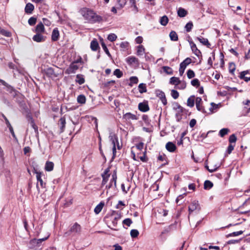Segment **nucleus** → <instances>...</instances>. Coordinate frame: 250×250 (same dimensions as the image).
Returning a JSON list of instances; mask_svg holds the SVG:
<instances>
[{"mask_svg":"<svg viewBox=\"0 0 250 250\" xmlns=\"http://www.w3.org/2000/svg\"><path fill=\"white\" fill-rule=\"evenodd\" d=\"M33 173H35L36 174V178L38 181V183H40V185L41 186V188H45L46 183H44L43 182L42 177L44 176V175L43 173L42 172L38 171L37 169L35 168H34ZM37 188L39 190V184L37 183Z\"/></svg>","mask_w":250,"mask_h":250,"instance_id":"4","label":"nucleus"},{"mask_svg":"<svg viewBox=\"0 0 250 250\" xmlns=\"http://www.w3.org/2000/svg\"><path fill=\"white\" fill-rule=\"evenodd\" d=\"M75 81L77 83H78L79 84L81 85L84 83L85 80L83 77V75L78 74L76 75V79Z\"/></svg>","mask_w":250,"mask_h":250,"instance_id":"31","label":"nucleus"},{"mask_svg":"<svg viewBox=\"0 0 250 250\" xmlns=\"http://www.w3.org/2000/svg\"><path fill=\"white\" fill-rule=\"evenodd\" d=\"M0 32L2 35L7 37H10L11 35L10 32L3 29L0 30Z\"/></svg>","mask_w":250,"mask_h":250,"instance_id":"64","label":"nucleus"},{"mask_svg":"<svg viewBox=\"0 0 250 250\" xmlns=\"http://www.w3.org/2000/svg\"><path fill=\"white\" fill-rule=\"evenodd\" d=\"M197 40H198L202 44L207 46L208 48H210L211 44L209 42L207 39L204 38L202 37H197Z\"/></svg>","mask_w":250,"mask_h":250,"instance_id":"25","label":"nucleus"},{"mask_svg":"<svg viewBox=\"0 0 250 250\" xmlns=\"http://www.w3.org/2000/svg\"><path fill=\"white\" fill-rule=\"evenodd\" d=\"M117 173L116 171H114L113 173L112 174V178L110 180V182L108 185H107L106 186V188L107 189H110L113 186V183H114V187L116 188L117 187Z\"/></svg>","mask_w":250,"mask_h":250,"instance_id":"10","label":"nucleus"},{"mask_svg":"<svg viewBox=\"0 0 250 250\" xmlns=\"http://www.w3.org/2000/svg\"><path fill=\"white\" fill-rule=\"evenodd\" d=\"M138 109L140 111L146 112L149 110V107L147 101H144L138 104Z\"/></svg>","mask_w":250,"mask_h":250,"instance_id":"12","label":"nucleus"},{"mask_svg":"<svg viewBox=\"0 0 250 250\" xmlns=\"http://www.w3.org/2000/svg\"><path fill=\"white\" fill-rule=\"evenodd\" d=\"M243 103L245 105V108L247 110V113H249L250 111V101L247 100L243 102Z\"/></svg>","mask_w":250,"mask_h":250,"instance_id":"55","label":"nucleus"},{"mask_svg":"<svg viewBox=\"0 0 250 250\" xmlns=\"http://www.w3.org/2000/svg\"><path fill=\"white\" fill-rule=\"evenodd\" d=\"M187 74L188 78L189 79L193 78L195 76L194 72L191 69L188 70Z\"/></svg>","mask_w":250,"mask_h":250,"instance_id":"51","label":"nucleus"},{"mask_svg":"<svg viewBox=\"0 0 250 250\" xmlns=\"http://www.w3.org/2000/svg\"><path fill=\"white\" fill-rule=\"evenodd\" d=\"M113 74L118 78H121L123 75V72L120 69H116L113 72Z\"/></svg>","mask_w":250,"mask_h":250,"instance_id":"46","label":"nucleus"},{"mask_svg":"<svg viewBox=\"0 0 250 250\" xmlns=\"http://www.w3.org/2000/svg\"><path fill=\"white\" fill-rule=\"evenodd\" d=\"M192 60L190 58H187L180 64V67L186 69L187 66L191 63Z\"/></svg>","mask_w":250,"mask_h":250,"instance_id":"26","label":"nucleus"},{"mask_svg":"<svg viewBox=\"0 0 250 250\" xmlns=\"http://www.w3.org/2000/svg\"><path fill=\"white\" fill-rule=\"evenodd\" d=\"M33 31L36 33H44L45 32V28L42 22H40L39 23H38L36 25L35 29L34 30H33Z\"/></svg>","mask_w":250,"mask_h":250,"instance_id":"15","label":"nucleus"},{"mask_svg":"<svg viewBox=\"0 0 250 250\" xmlns=\"http://www.w3.org/2000/svg\"><path fill=\"white\" fill-rule=\"evenodd\" d=\"M46 75L50 78L56 77L57 76L55 73L54 69L52 67H48L44 70Z\"/></svg>","mask_w":250,"mask_h":250,"instance_id":"20","label":"nucleus"},{"mask_svg":"<svg viewBox=\"0 0 250 250\" xmlns=\"http://www.w3.org/2000/svg\"><path fill=\"white\" fill-rule=\"evenodd\" d=\"M23 223L24 225V228L26 231L28 232H29L28 222L26 218L23 219Z\"/></svg>","mask_w":250,"mask_h":250,"instance_id":"63","label":"nucleus"},{"mask_svg":"<svg viewBox=\"0 0 250 250\" xmlns=\"http://www.w3.org/2000/svg\"><path fill=\"white\" fill-rule=\"evenodd\" d=\"M169 83L171 84L177 85L181 83V81L178 77H172L170 79Z\"/></svg>","mask_w":250,"mask_h":250,"instance_id":"29","label":"nucleus"},{"mask_svg":"<svg viewBox=\"0 0 250 250\" xmlns=\"http://www.w3.org/2000/svg\"><path fill=\"white\" fill-rule=\"evenodd\" d=\"M50 235L48 234L46 237H45L42 238H40L39 239H33L31 240V242L32 243H36L37 244H39L40 243H41L42 242L46 240L49 237Z\"/></svg>","mask_w":250,"mask_h":250,"instance_id":"40","label":"nucleus"},{"mask_svg":"<svg viewBox=\"0 0 250 250\" xmlns=\"http://www.w3.org/2000/svg\"><path fill=\"white\" fill-rule=\"evenodd\" d=\"M173 109L175 111V117L177 122H180L182 118L183 115L186 112V109L180 105L178 103L174 104Z\"/></svg>","mask_w":250,"mask_h":250,"instance_id":"2","label":"nucleus"},{"mask_svg":"<svg viewBox=\"0 0 250 250\" xmlns=\"http://www.w3.org/2000/svg\"><path fill=\"white\" fill-rule=\"evenodd\" d=\"M193 26V24L192 21H189L188 22L185 26V29L186 31L187 32H189L191 30Z\"/></svg>","mask_w":250,"mask_h":250,"instance_id":"49","label":"nucleus"},{"mask_svg":"<svg viewBox=\"0 0 250 250\" xmlns=\"http://www.w3.org/2000/svg\"><path fill=\"white\" fill-rule=\"evenodd\" d=\"M101 45L102 46V48L103 49H104V52H105V53L109 56V57H110L111 56V54L107 48V47H106V44L104 43L103 40L102 39V41L101 42Z\"/></svg>","mask_w":250,"mask_h":250,"instance_id":"43","label":"nucleus"},{"mask_svg":"<svg viewBox=\"0 0 250 250\" xmlns=\"http://www.w3.org/2000/svg\"><path fill=\"white\" fill-rule=\"evenodd\" d=\"M236 140H237V137H236V135L234 134H233L231 135L229 137V144H232L233 143H234V144L235 145V142H236Z\"/></svg>","mask_w":250,"mask_h":250,"instance_id":"44","label":"nucleus"},{"mask_svg":"<svg viewBox=\"0 0 250 250\" xmlns=\"http://www.w3.org/2000/svg\"><path fill=\"white\" fill-rule=\"evenodd\" d=\"M126 62L129 64H137L138 65L139 64V61L138 58H136L134 56H130L126 58Z\"/></svg>","mask_w":250,"mask_h":250,"instance_id":"21","label":"nucleus"},{"mask_svg":"<svg viewBox=\"0 0 250 250\" xmlns=\"http://www.w3.org/2000/svg\"><path fill=\"white\" fill-rule=\"evenodd\" d=\"M37 21V18L35 17H31L29 19L28 22L30 25L33 26L34 25Z\"/></svg>","mask_w":250,"mask_h":250,"instance_id":"56","label":"nucleus"},{"mask_svg":"<svg viewBox=\"0 0 250 250\" xmlns=\"http://www.w3.org/2000/svg\"><path fill=\"white\" fill-rule=\"evenodd\" d=\"M168 21L169 20L168 17L167 16L165 15L161 17L160 20V23H161V25L163 26H166L168 23Z\"/></svg>","mask_w":250,"mask_h":250,"instance_id":"35","label":"nucleus"},{"mask_svg":"<svg viewBox=\"0 0 250 250\" xmlns=\"http://www.w3.org/2000/svg\"><path fill=\"white\" fill-rule=\"evenodd\" d=\"M77 102L78 103L83 104L86 102V98L84 95H80L77 97Z\"/></svg>","mask_w":250,"mask_h":250,"instance_id":"41","label":"nucleus"},{"mask_svg":"<svg viewBox=\"0 0 250 250\" xmlns=\"http://www.w3.org/2000/svg\"><path fill=\"white\" fill-rule=\"evenodd\" d=\"M129 81L131 83L137 84L138 83V79L136 76L131 77L129 79Z\"/></svg>","mask_w":250,"mask_h":250,"instance_id":"61","label":"nucleus"},{"mask_svg":"<svg viewBox=\"0 0 250 250\" xmlns=\"http://www.w3.org/2000/svg\"><path fill=\"white\" fill-rule=\"evenodd\" d=\"M132 223V221L130 218H126L123 221V224L124 225H126L128 227H129Z\"/></svg>","mask_w":250,"mask_h":250,"instance_id":"60","label":"nucleus"},{"mask_svg":"<svg viewBox=\"0 0 250 250\" xmlns=\"http://www.w3.org/2000/svg\"><path fill=\"white\" fill-rule=\"evenodd\" d=\"M90 48L92 51H96L100 48L99 43L96 39L93 40L90 43Z\"/></svg>","mask_w":250,"mask_h":250,"instance_id":"24","label":"nucleus"},{"mask_svg":"<svg viewBox=\"0 0 250 250\" xmlns=\"http://www.w3.org/2000/svg\"><path fill=\"white\" fill-rule=\"evenodd\" d=\"M145 49L143 45H140L137 46V55L138 56H142L145 53Z\"/></svg>","mask_w":250,"mask_h":250,"instance_id":"37","label":"nucleus"},{"mask_svg":"<svg viewBox=\"0 0 250 250\" xmlns=\"http://www.w3.org/2000/svg\"><path fill=\"white\" fill-rule=\"evenodd\" d=\"M137 157L143 162H147V161H148V158L146 156V151H145L143 152V154L142 156H138Z\"/></svg>","mask_w":250,"mask_h":250,"instance_id":"45","label":"nucleus"},{"mask_svg":"<svg viewBox=\"0 0 250 250\" xmlns=\"http://www.w3.org/2000/svg\"><path fill=\"white\" fill-rule=\"evenodd\" d=\"M243 233V231L242 230L238 231H235V232H233L232 233L228 234L226 236H227V237H231V236H238V235L242 234Z\"/></svg>","mask_w":250,"mask_h":250,"instance_id":"53","label":"nucleus"},{"mask_svg":"<svg viewBox=\"0 0 250 250\" xmlns=\"http://www.w3.org/2000/svg\"><path fill=\"white\" fill-rule=\"evenodd\" d=\"M117 36L114 33L110 34L108 37L107 39L110 42H114L116 40Z\"/></svg>","mask_w":250,"mask_h":250,"instance_id":"54","label":"nucleus"},{"mask_svg":"<svg viewBox=\"0 0 250 250\" xmlns=\"http://www.w3.org/2000/svg\"><path fill=\"white\" fill-rule=\"evenodd\" d=\"M34 9V6L31 3H28L26 4L25 7V12L26 14H31L32 13L33 10Z\"/></svg>","mask_w":250,"mask_h":250,"instance_id":"23","label":"nucleus"},{"mask_svg":"<svg viewBox=\"0 0 250 250\" xmlns=\"http://www.w3.org/2000/svg\"><path fill=\"white\" fill-rule=\"evenodd\" d=\"M167 157L165 154H159L158 157V160L161 162L166 161Z\"/></svg>","mask_w":250,"mask_h":250,"instance_id":"62","label":"nucleus"},{"mask_svg":"<svg viewBox=\"0 0 250 250\" xmlns=\"http://www.w3.org/2000/svg\"><path fill=\"white\" fill-rule=\"evenodd\" d=\"M162 69L166 73L169 74V75H172L173 74V70L171 68H170L169 66H163Z\"/></svg>","mask_w":250,"mask_h":250,"instance_id":"42","label":"nucleus"},{"mask_svg":"<svg viewBox=\"0 0 250 250\" xmlns=\"http://www.w3.org/2000/svg\"><path fill=\"white\" fill-rule=\"evenodd\" d=\"M104 206V203L100 202L94 208V212L96 214H99L103 209Z\"/></svg>","mask_w":250,"mask_h":250,"instance_id":"34","label":"nucleus"},{"mask_svg":"<svg viewBox=\"0 0 250 250\" xmlns=\"http://www.w3.org/2000/svg\"><path fill=\"white\" fill-rule=\"evenodd\" d=\"M166 148L170 152H174L177 148L176 145L171 142H168L166 144Z\"/></svg>","mask_w":250,"mask_h":250,"instance_id":"19","label":"nucleus"},{"mask_svg":"<svg viewBox=\"0 0 250 250\" xmlns=\"http://www.w3.org/2000/svg\"><path fill=\"white\" fill-rule=\"evenodd\" d=\"M235 144H229V145L228 147L227 152L228 154H230L233 150L234 149V148L235 147Z\"/></svg>","mask_w":250,"mask_h":250,"instance_id":"59","label":"nucleus"},{"mask_svg":"<svg viewBox=\"0 0 250 250\" xmlns=\"http://www.w3.org/2000/svg\"><path fill=\"white\" fill-rule=\"evenodd\" d=\"M33 40L37 42H43L45 41L46 37L41 33H36L32 38Z\"/></svg>","mask_w":250,"mask_h":250,"instance_id":"13","label":"nucleus"},{"mask_svg":"<svg viewBox=\"0 0 250 250\" xmlns=\"http://www.w3.org/2000/svg\"><path fill=\"white\" fill-rule=\"evenodd\" d=\"M5 86L6 87L7 89L6 90L11 94H12L13 98L16 97L19 94H20V92L17 91L16 89H15L11 85L8 84L7 83V84L5 85Z\"/></svg>","mask_w":250,"mask_h":250,"instance_id":"11","label":"nucleus"},{"mask_svg":"<svg viewBox=\"0 0 250 250\" xmlns=\"http://www.w3.org/2000/svg\"><path fill=\"white\" fill-rule=\"evenodd\" d=\"M213 186V184L209 180H206L204 184V188L205 189L208 190L211 188Z\"/></svg>","mask_w":250,"mask_h":250,"instance_id":"33","label":"nucleus"},{"mask_svg":"<svg viewBox=\"0 0 250 250\" xmlns=\"http://www.w3.org/2000/svg\"><path fill=\"white\" fill-rule=\"evenodd\" d=\"M93 11L94 10L91 9L84 7L81 9L80 13L84 18V19L88 21L91 15H92Z\"/></svg>","mask_w":250,"mask_h":250,"instance_id":"5","label":"nucleus"},{"mask_svg":"<svg viewBox=\"0 0 250 250\" xmlns=\"http://www.w3.org/2000/svg\"><path fill=\"white\" fill-rule=\"evenodd\" d=\"M60 37V32L57 28H55L52 31L51 35V40L53 42L58 41Z\"/></svg>","mask_w":250,"mask_h":250,"instance_id":"18","label":"nucleus"},{"mask_svg":"<svg viewBox=\"0 0 250 250\" xmlns=\"http://www.w3.org/2000/svg\"><path fill=\"white\" fill-rule=\"evenodd\" d=\"M29 122L31 126L35 129V131L38 130V127L36 125L33 118L31 116H29Z\"/></svg>","mask_w":250,"mask_h":250,"instance_id":"48","label":"nucleus"},{"mask_svg":"<svg viewBox=\"0 0 250 250\" xmlns=\"http://www.w3.org/2000/svg\"><path fill=\"white\" fill-rule=\"evenodd\" d=\"M54 164L52 162L47 161L45 165L44 169L47 171H51L53 170Z\"/></svg>","mask_w":250,"mask_h":250,"instance_id":"27","label":"nucleus"},{"mask_svg":"<svg viewBox=\"0 0 250 250\" xmlns=\"http://www.w3.org/2000/svg\"><path fill=\"white\" fill-rule=\"evenodd\" d=\"M107 21V17H106V16H100L98 15L94 11H93L88 21L91 23H95L106 21Z\"/></svg>","mask_w":250,"mask_h":250,"instance_id":"1","label":"nucleus"},{"mask_svg":"<svg viewBox=\"0 0 250 250\" xmlns=\"http://www.w3.org/2000/svg\"><path fill=\"white\" fill-rule=\"evenodd\" d=\"M229 129L227 128H224L221 129L219 132V135L221 137H224L225 135L228 134L229 132Z\"/></svg>","mask_w":250,"mask_h":250,"instance_id":"39","label":"nucleus"},{"mask_svg":"<svg viewBox=\"0 0 250 250\" xmlns=\"http://www.w3.org/2000/svg\"><path fill=\"white\" fill-rule=\"evenodd\" d=\"M139 234V232L137 229H133L130 231V235L132 238L137 237Z\"/></svg>","mask_w":250,"mask_h":250,"instance_id":"50","label":"nucleus"},{"mask_svg":"<svg viewBox=\"0 0 250 250\" xmlns=\"http://www.w3.org/2000/svg\"><path fill=\"white\" fill-rule=\"evenodd\" d=\"M138 89L140 93L146 92L147 91L146 84L144 83H140L138 86Z\"/></svg>","mask_w":250,"mask_h":250,"instance_id":"36","label":"nucleus"},{"mask_svg":"<svg viewBox=\"0 0 250 250\" xmlns=\"http://www.w3.org/2000/svg\"><path fill=\"white\" fill-rule=\"evenodd\" d=\"M196 106L197 109L203 113H206L204 106L202 105L203 101L200 97H197L195 99Z\"/></svg>","mask_w":250,"mask_h":250,"instance_id":"9","label":"nucleus"},{"mask_svg":"<svg viewBox=\"0 0 250 250\" xmlns=\"http://www.w3.org/2000/svg\"><path fill=\"white\" fill-rule=\"evenodd\" d=\"M65 117H62L60 118L59 121L58 125L60 126V131L61 132H63L64 130L65 127Z\"/></svg>","mask_w":250,"mask_h":250,"instance_id":"22","label":"nucleus"},{"mask_svg":"<svg viewBox=\"0 0 250 250\" xmlns=\"http://www.w3.org/2000/svg\"><path fill=\"white\" fill-rule=\"evenodd\" d=\"M129 46V43L127 42H123L120 44V47L124 50L127 49Z\"/></svg>","mask_w":250,"mask_h":250,"instance_id":"58","label":"nucleus"},{"mask_svg":"<svg viewBox=\"0 0 250 250\" xmlns=\"http://www.w3.org/2000/svg\"><path fill=\"white\" fill-rule=\"evenodd\" d=\"M178 16L181 18L185 17L188 14V12L183 8H179L177 11Z\"/></svg>","mask_w":250,"mask_h":250,"instance_id":"32","label":"nucleus"},{"mask_svg":"<svg viewBox=\"0 0 250 250\" xmlns=\"http://www.w3.org/2000/svg\"><path fill=\"white\" fill-rule=\"evenodd\" d=\"M199 207L198 202L196 201H192L190 205L188 206V211L189 214L192 212L193 211L197 209Z\"/></svg>","mask_w":250,"mask_h":250,"instance_id":"16","label":"nucleus"},{"mask_svg":"<svg viewBox=\"0 0 250 250\" xmlns=\"http://www.w3.org/2000/svg\"><path fill=\"white\" fill-rule=\"evenodd\" d=\"M155 93L156 96L161 100L164 105H167V103L165 93L160 90H157L155 91Z\"/></svg>","mask_w":250,"mask_h":250,"instance_id":"8","label":"nucleus"},{"mask_svg":"<svg viewBox=\"0 0 250 250\" xmlns=\"http://www.w3.org/2000/svg\"><path fill=\"white\" fill-rule=\"evenodd\" d=\"M171 95L172 98L174 99H177L179 96L178 92L177 90L174 89L171 91Z\"/></svg>","mask_w":250,"mask_h":250,"instance_id":"57","label":"nucleus"},{"mask_svg":"<svg viewBox=\"0 0 250 250\" xmlns=\"http://www.w3.org/2000/svg\"><path fill=\"white\" fill-rule=\"evenodd\" d=\"M123 118L126 121L130 120H137L138 119V118L136 115L133 114L130 112H127L124 114Z\"/></svg>","mask_w":250,"mask_h":250,"instance_id":"14","label":"nucleus"},{"mask_svg":"<svg viewBox=\"0 0 250 250\" xmlns=\"http://www.w3.org/2000/svg\"><path fill=\"white\" fill-rule=\"evenodd\" d=\"M78 69L79 66L75 64V62H73L70 64L69 66L65 70V73L66 74L75 73Z\"/></svg>","mask_w":250,"mask_h":250,"instance_id":"7","label":"nucleus"},{"mask_svg":"<svg viewBox=\"0 0 250 250\" xmlns=\"http://www.w3.org/2000/svg\"><path fill=\"white\" fill-rule=\"evenodd\" d=\"M191 84L192 86L198 87L200 86V83L198 79H194L191 81Z\"/></svg>","mask_w":250,"mask_h":250,"instance_id":"52","label":"nucleus"},{"mask_svg":"<svg viewBox=\"0 0 250 250\" xmlns=\"http://www.w3.org/2000/svg\"><path fill=\"white\" fill-rule=\"evenodd\" d=\"M236 69L235 64L233 62H229V72L232 75H234V71Z\"/></svg>","mask_w":250,"mask_h":250,"instance_id":"30","label":"nucleus"},{"mask_svg":"<svg viewBox=\"0 0 250 250\" xmlns=\"http://www.w3.org/2000/svg\"><path fill=\"white\" fill-rule=\"evenodd\" d=\"M196 98L195 96H190L187 100V105L190 107H192L194 105L195 100Z\"/></svg>","mask_w":250,"mask_h":250,"instance_id":"28","label":"nucleus"},{"mask_svg":"<svg viewBox=\"0 0 250 250\" xmlns=\"http://www.w3.org/2000/svg\"><path fill=\"white\" fill-rule=\"evenodd\" d=\"M110 220L111 221L112 225L114 227H116L117 226L118 221L119 219V217H113L111 216L110 217Z\"/></svg>","mask_w":250,"mask_h":250,"instance_id":"47","label":"nucleus"},{"mask_svg":"<svg viewBox=\"0 0 250 250\" xmlns=\"http://www.w3.org/2000/svg\"><path fill=\"white\" fill-rule=\"evenodd\" d=\"M110 140H111V141L112 142V144L113 145V147H112V152H113L112 159H114L116 153V146H115V142H118V137H117V136L114 135L113 136H111Z\"/></svg>","mask_w":250,"mask_h":250,"instance_id":"17","label":"nucleus"},{"mask_svg":"<svg viewBox=\"0 0 250 250\" xmlns=\"http://www.w3.org/2000/svg\"><path fill=\"white\" fill-rule=\"evenodd\" d=\"M190 47L192 50V52L199 59H202V53L200 50H199L196 44L192 42L191 41L189 42Z\"/></svg>","mask_w":250,"mask_h":250,"instance_id":"6","label":"nucleus"},{"mask_svg":"<svg viewBox=\"0 0 250 250\" xmlns=\"http://www.w3.org/2000/svg\"><path fill=\"white\" fill-rule=\"evenodd\" d=\"M82 228L80 225L77 223H75L73 226L70 227L68 231L65 232L66 236L71 235L72 234L74 235L80 234L81 232Z\"/></svg>","mask_w":250,"mask_h":250,"instance_id":"3","label":"nucleus"},{"mask_svg":"<svg viewBox=\"0 0 250 250\" xmlns=\"http://www.w3.org/2000/svg\"><path fill=\"white\" fill-rule=\"evenodd\" d=\"M169 37L170 40L172 41H177L178 37L177 34L174 31H171L169 33Z\"/></svg>","mask_w":250,"mask_h":250,"instance_id":"38","label":"nucleus"}]
</instances>
